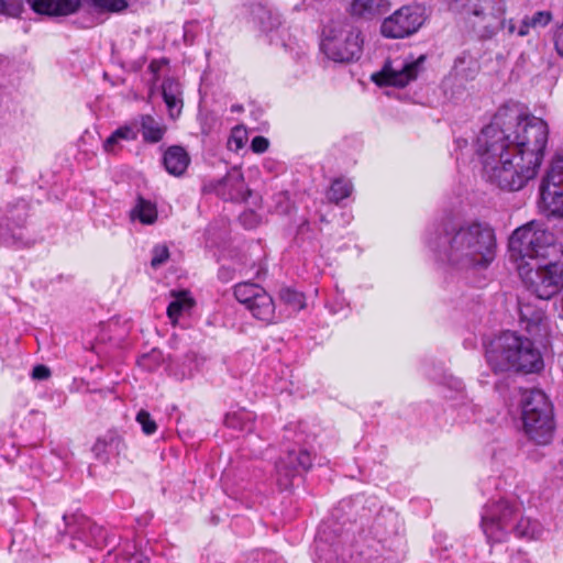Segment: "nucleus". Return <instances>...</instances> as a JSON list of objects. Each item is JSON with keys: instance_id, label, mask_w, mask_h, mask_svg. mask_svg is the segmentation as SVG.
I'll return each instance as SVG.
<instances>
[{"instance_id": "26", "label": "nucleus", "mask_w": 563, "mask_h": 563, "mask_svg": "<svg viewBox=\"0 0 563 563\" xmlns=\"http://www.w3.org/2000/svg\"><path fill=\"white\" fill-rule=\"evenodd\" d=\"M314 555L317 563H336L339 560V545L330 544L325 538L318 536L314 541Z\"/></svg>"}, {"instance_id": "9", "label": "nucleus", "mask_w": 563, "mask_h": 563, "mask_svg": "<svg viewBox=\"0 0 563 563\" xmlns=\"http://www.w3.org/2000/svg\"><path fill=\"white\" fill-rule=\"evenodd\" d=\"M426 21L424 7L418 3L405 4L383 20L380 33L386 38H406L416 34Z\"/></svg>"}, {"instance_id": "20", "label": "nucleus", "mask_w": 563, "mask_h": 563, "mask_svg": "<svg viewBox=\"0 0 563 563\" xmlns=\"http://www.w3.org/2000/svg\"><path fill=\"white\" fill-rule=\"evenodd\" d=\"M190 158L181 146H170L164 154L163 163L166 170L173 176H181L188 165Z\"/></svg>"}, {"instance_id": "10", "label": "nucleus", "mask_w": 563, "mask_h": 563, "mask_svg": "<svg viewBox=\"0 0 563 563\" xmlns=\"http://www.w3.org/2000/svg\"><path fill=\"white\" fill-rule=\"evenodd\" d=\"M101 12L119 13L129 5L128 0H89ZM31 8L40 14L69 15L77 12L82 0H27Z\"/></svg>"}, {"instance_id": "17", "label": "nucleus", "mask_w": 563, "mask_h": 563, "mask_svg": "<svg viewBox=\"0 0 563 563\" xmlns=\"http://www.w3.org/2000/svg\"><path fill=\"white\" fill-rule=\"evenodd\" d=\"M540 186H547L548 199L551 200L556 195V186H563V150L555 152L552 156Z\"/></svg>"}, {"instance_id": "32", "label": "nucleus", "mask_w": 563, "mask_h": 563, "mask_svg": "<svg viewBox=\"0 0 563 563\" xmlns=\"http://www.w3.org/2000/svg\"><path fill=\"white\" fill-rule=\"evenodd\" d=\"M279 298L283 302L290 306L294 310L298 311L305 307L303 295L291 288H282L279 291Z\"/></svg>"}, {"instance_id": "49", "label": "nucleus", "mask_w": 563, "mask_h": 563, "mask_svg": "<svg viewBox=\"0 0 563 563\" xmlns=\"http://www.w3.org/2000/svg\"><path fill=\"white\" fill-rule=\"evenodd\" d=\"M233 111H240L241 110V107H233L232 108Z\"/></svg>"}, {"instance_id": "42", "label": "nucleus", "mask_w": 563, "mask_h": 563, "mask_svg": "<svg viewBox=\"0 0 563 563\" xmlns=\"http://www.w3.org/2000/svg\"><path fill=\"white\" fill-rule=\"evenodd\" d=\"M268 145H269V142L266 137L264 136H255L253 140H252V143H251V148L254 153H264L266 152V150L268 148Z\"/></svg>"}, {"instance_id": "31", "label": "nucleus", "mask_w": 563, "mask_h": 563, "mask_svg": "<svg viewBox=\"0 0 563 563\" xmlns=\"http://www.w3.org/2000/svg\"><path fill=\"white\" fill-rule=\"evenodd\" d=\"M194 305L191 298L186 292L175 296V299L167 307V316L170 320L176 321L181 312L189 310Z\"/></svg>"}, {"instance_id": "19", "label": "nucleus", "mask_w": 563, "mask_h": 563, "mask_svg": "<svg viewBox=\"0 0 563 563\" xmlns=\"http://www.w3.org/2000/svg\"><path fill=\"white\" fill-rule=\"evenodd\" d=\"M162 95L168 109L169 117L176 119L183 108L181 89L177 80L167 78L162 85Z\"/></svg>"}, {"instance_id": "15", "label": "nucleus", "mask_w": 563, "mask_h": 563, "mask_svg": "<svg viewBox=\"0 0 563 563\" xmlns=\"http://www.w3.org/2000/svg\"><path fill=\"white\" fill-rule=\"evenodd\" d=\"M218 192L224 199L232 201L246 200L250 195L243 174L239 168H233L225 175L219 185Z\"/></svg>"}, {"instance_id": "48", "label": "nucleus", "mask_w": 563, "mask_h": 563, "mask_svg": "<svg viewBox=\"0 0 563 563\" xmlns=\"http://www.w3.org/2000/svg\"><path fill=\"white\" fill-rule=\"evenodd\" d=\"M531 25L527 19V16L521 21L519 27L517 29V34L519 36H526L529 34L530 30H531Z\"/></svg>"}, {"instance_id": "28", "label": "nucleus", "mask_w": 563, "mask_h": 563, "mask_svg": "<svg viewBox=\"0 0 563 563\" xmlns=\"http://www.w3.org/2000/svg\"><path fill=\"white\" fill-rule=\"evenodd\" d=\"M255 415L245 409H240L233 412H229L225 416L224 422L228 428L236 429L241 431H252Z\"/></svg>"}, {"instance_id": "41", "label": "nucleus", "mask_w": 563, "mask_h": 563, "mask_svg": "<svg viewBox=\"0 0 563 563\" xmlns=\"http://www.w3.org/2000/svg\"><path fill=\"white\" fill-rule=\"evenodd\" d=\"M357 563H389L377 555V550L367 548L357 554Z\"/></svg>"}, {"instance_id": "14", "label": "nucleus", "mask_w": 563, "mask_h": 563, "mask_svg": "<svg viewBox=\"0 0 563 563\" xmlns=\"http://www.w3.org/2000/svg\"><path fill=\"white\" fill-rule=\"evenodd\" d=\"M520 322L528 333L538 339H543L549 333V323L542 307L534 302L519 298Z\"/></svg>"}, {"instance_id": "27", "label": "nucleus", "mask_w": 563, "mask_h": 563, "mask_svg": "<svg viewBox=\"0 0 563 563\" xmlns=\"http://www.w3.org/2000/svg\"><path fill=\"white\" fill-rule=\"evenodd\" d=\"M64 521L67 527L70 528V533L78 539H82L86 543L90 544V541L86 537V529H89L91 533L101 532V528L92 526L88 519L82 516H64Z\"/></svg>"}, {"instance_id": "22", "label": "nucleus", "mask_w": 563, "mask_h": 563, "mask_svg": "<svg viewBox=\"0 0 563 563\" xmlns=\"http://www.w3.org/2000/svg\"><path fill=\"white\" fill-rule=\"evenodd\" d=\"M136 123L137 126L140 125L144 141L148 143L159 142L166 132V126L162 121L156 120L150 114L141 115Z\"/></svg>"}, {"instance_id": "25", "label": "nucleus", "mask_w": 563, "mask_h": 563, "mask_svg": "<svg viewBox=\"0 0 563 563\" xmlns=\"http://www.w3.org/2000/svg\"><path fill=\"white\" fill-rule=\"evenodd\" d=\"M121 446V439L114 434H109L96 441L92 452L98 460L107 462L111 455L120 452Z\"/></svg>"}, {"instance_id": "29", "label": "nucleus", "mask_w": 563, "mask_h": 563, "mask_svg": "<svg viewBox=\"0 0 563 563\" xmlns=\"http://www.w3.org/2000/svg\"><path fill=\"white\" fill-rule=\"evenodd\" d=\"M264 288L257 284L244 282L235 285L234 296L236 300L247 308L254 300L257 299L260 292Z\"/></svg>"}, {"instance_id": "23", "label": "nucleus", "mask_w": 563, "mask_h": 563, "mask_svg": "<svg viewBox=\"0 0 563 563\" xmlns=\"http://www.w3.org/2000/svg\"><path fill=\"white\" fill-rule=\"evenodd\" d=\"M137 123L122 125L103 142V150L107 153H114L121 141H134L137 139Z\"/></svg>"}, {"instance_id": "39", "label": "nucleus", "mask_w": 563, "mask_h": 563, "mask_svg": "<svg viewBox=\"0 0 563 563\" xmlns=\"http://www.w3.org/2000/svg\"><path fill=\"white\" fill-rule=\"evenodd\" d=\"M527 19L533 30L543 29L552 21V13L548 10L538 11Z\"/></svg>"}, {"instance_id": "24", "label": "nucleus", "mask_w": 563, "mask_h": 563, "mask_svg": "<svg viewBox=\"0 0 563 563\" xmlns=\"http://www.w3.org/2000/svg\"><path fill=\"white\" fill-rule=\"evenodd\" d=\"M132 221H140L142 224L151 225L157 220L156 205L142 197L136 199L135 206L130 211Z\"/></svg>"}, {"instance_id": "33", "label": "nucleus", "mask_w": 563, "mask_h": 563, "mask_svg": "<svg viewBox=\"0 0 563 563\" xmlns=\"http://www.w3.org/2000/svg\"><path fill=\"white\" fill-rule=\"evenodd\" d=\"M442 385L445 389H448V393L444 394L446 398L456 399L462 397L464 394V384L457 377L445 375L443 377Z\"/></svg>"}, {"instance_id": "44", "label": "nucleus", "mask_w": 563, "mask_h": 563, "mask_svg": "<svg viewBox=\"0 0 563 563\" xmlns=\"http://www.w3.org/2000/svg\"><path fill=\"white\" fill-rule=\"evenodd\" d=\"M517 29L512 19L506 20L505 15L500 19V30H505L508 35L517 33Z\"/></svg>"}, {"instance_id": "11", "label": "nucleus", "mask_w": 563, "mask_h": 563, "mask_svg": "<svg viewBox=\"0 0 563 563\" xmlns=\"http://www.w3.org/2000/svg\"><path fill=\"white\" fill-rule=\"evenodd\" d=\"M424 60L426 56L420 55L418 58L387 62L380 71L372 75V79L378 86L402 88L417 78Z\"/></svg>"}, {"instance_id": "16", "label": "nucleus", "mask_w": 563, "mask_h": 563, "mask_svg": "<svg viewBox=\"0 0 563 563\" xmlns=\"http://www.w3.org/2000/svg\"><path fill=\"white\" fill-rule=\"evenodd\" d=\"M254 318L267 324L276 323L278 314L276 313V306L271 295L263 289L260 296L246 308Z\"/></svg>"}, {"instance_id": "8", "label": "nucleus", "mask_w": 563, "mask_h": 563, "mask_svg": "<svg viewBox=\"0 0 563 563\" xmlns=\"http://www.w3.org/2000/svg\"><path fill=\"white\" fill-rule=\"evenodd\" d=\"M520 512L521 505L515 499L500 498L486 504L482 511L481 528L487 542H506Z\"/></svg>"}, {"instance_id": "47", "label": "nucleus", "mask_w": 563, "mask_h": 563, "mask_svg": "<svg viewBox=\"0 0 563 563\" xmlns=\"http://www.w3.org/2000/svg\"><path fill=\"white\" fill-rule=\"evenodd\" d=\"M128 563H148V558L142 552H134L128 558Z\"/></svg>"}, {"instance_id": "2", "label": "nucleus", "mask_w": 563, "mask_h": 563, "mask_svg": "<svg viewBox=\"0 0 563 563\" xmlns=\"http://www.w3.org/2000/svg\"><path fill=\"white\" fill-rule=\"evenodd\" d=\"M434 258L456 272L486 268L495 258L494 230L478 221L446 219L426 236Z\"/></svg>"}, {"instance_id": "40", "label": "nucleus", "mask_w": 563, "mask_h": 563, "mask_svg": "<svg viewBox=\"0 0 563 563\" xmlns=\"http://www.w3.org/2000/svg\"><path fill=\"white\" fill-rule=\"evenodd\" d=\"M152 254L153 256L151 260V266L153 268H158L159 266L165 264L169 257V251L165 245H156L153 249Z\"/></svg>"}, {"instance_id": "1", "label": "nucleus", "mask_w": 563, "mask_h": 563, "mask_svg": "<svg viewBox=\"0 0 563 563\" xmlns=\"http://www.w3.org/2000/svg\"><path fill=\"white\" fill-rule=\"evenodd\" d=\"M548 135L542 119L520 117L508 107L498 109L475 141L483 177L500 189L520 190L537 175Z\"/></svg>"}, {"instance_id": "38", "label": "nucleus", "mask_w": 563, "mask_h": 563, "mask_svg": "<svg viewBox=\"0 0 563 563\" xmlns=\"http://www.w3.org/2000/svg\"><path fill=\"white\" fill-rule=\"evenodd\" d=\"M136 421L141 424L142 431L151 435L157 430L156 422L152 419L151 415L146 410H140L136 415Z\"/></svg>"}, {"instance_id": "35", "label": "nucleus", "mask_w": 563, "mask_h": 563, "mask_svg": "<svg viewBox=\"0 0 563 563\" xmlns=\"http://www.w3.org/2000/svg\"><path fill=\"white\" fill-rule=\"evenodd\" d=\"M350 192V187L346 183L341 179H335L328 191V198L329 200L339 203L341 200L347 198Z\"/></svg>"}, {"instance_id": "45", "label": "nucleus", "mask_w": 563, "mask_h": 563, "mask_svg": "<svg viewBox=\"0 0 563 563\" xmlns=\"http://www.w3.org/2000/svg\"><path fill=\"white\" fill-rule=\"evenodd\" d=\"M509 563H532L528 558L527 553L522 551H517L511 555Z\"/></svg>"}, {"instance_id": "3", "label": "nucleus", "mask_w": 563, "mask_h": 563, "mask_svg": "<svg viewBox=\"0 0 563 563\" xmlns=\"http://www.w3.org/2000/svg\"><path fill=\"white\" fill-rule=\"evenodd\" d=\"M486 360L495 372L515 369L529 373L541 369L543 365L541 354L532 342L510 331L489 342Z\"/></svg>"}, {"instance_id": "18", "label": "nucleus", "mask_w": 563, "mask_h": 563, "mask_svg": "<svg viewBox=\"0 0 563 563\" xmlns=\"http://www.w3.org/2000/svg\"><path fill=\"white\" fill-rule=\"evenodd\" d=\"M390 10L388 0H354V21H372Z\"/></svg>"}, {"instance_id": "46", "label": "nucleus", "mask_w": 563, "mask_h": 563, "mask_svg": "<svg viewBox=\"0 0 563 563\" xmlns=\"http://www.w3.org/2000/svg\"><path fill=\"white\" fill-rule=\"evenodd\" d=\"M167 64V60L165 58H162V59H155V60H152L150 66H148V69L151 73H153L155 76L157 75V73Z\"/></svg>"}, {"instance_id": "7", "label": "nucleus", "mask_w": 563, "mask_h": 563, "mask_svg": "<svg viewBox=\"0 0 563 563\" xmlns=\"http://www.w3.org/2000/svg\"><path fill=\"white\" fill-rule=\"evenodd\" d=\"M452 4L482 38H492L500 31L507 10L505 0H452Z\"/></svg>"}, {"instance_id": "12", "label": "nucleus", "mask_w": 563, "mask_h": 563, "mask_svg": "<svg viewBox=\"0 0 563 563\" xmlns=\"http://www.w3.org/2000/svg\"><path fill=\"white\" fill-rule=\"evenodd\" d=\"M312 465V456L308 450L294 445L288 448L285 455L275 464L276 484L280 489H288L292 481L301 472L308 471Z\"/></svg>"}, {"instance_id": "36", "label": "nucleus", "mask_w": 563, "mask_h": 563, "mask_svg": "<svg viewBox=\"0 0 563 563\" xmlns=\"http://www.w3.org/2000/svg\"><path fill=\"white\" fill-rule=\"evenodd\" d=\"M23 0H0V14L16 18L23 11Z\"/></svg>"}, {"instance_id": "30", "label": "nucleus", "mask_w": 563, "mask_h": 563, "mask_svg": "<svg viewBox=\"0 0 563 563\" xmlns=\"http://www.w3.org/2000/svg\"><path fill=\"white\" fill-rule=\"evenodd\" d=\"M553 200L548 199L547 186H540V196L544 209L552 216L563 217V186H556Z\"/></svg>"}, {"instance_id": "37", "label": "nucleus", "mask_w": 563, "mask_h": 563, "mask_svg": "<svg viewBox=\"0 0 563 563\" xmlns=\"http://www.w3.org/2000/svg\"><path fill=\"white\" fill-rule=\"evenodd\" d=\"M247 141V133L244 128L236 126L232 130V133L228 140V147L231 151L238 152L241 150Z\"/></svg>"}, {"instance_id": "43", "label": "nucleus", "mask_w": 563, "mask_h": 563, "mask_svg": "<svg viewBox=\"0 0 563 563\" xmlns=\"http://www.w3.org/2000/svg\"><path fill=\"white\" fill-rule=\"evenodd\" d=\"M51 376V371L45 365H36L32 371V378L37 380L47 379Z\"/></svg>"}, {"instance_id": "5", "label": "nucleus", "mask_w": 563, "mask_h": 563, "mask_svg": "<svg viewBox=\"0 0 563 563\" xmlns=\"http://www.w3.org/2000/svg\"><path fill=\"white\" fill-rule=\"evenodd\" d=\"M521 418L523 430L531 441L540 445L551 442L554 432L553 407L542 390L522 393Z\"/></svg>"}, {"instance_id": "50", "label": "nucleus", "mask_w": 563, "mask_h": 563, "mask_svg": "<svg viewBox=\"0 0 563 563\" xmlns=\"http://www.w3.org/2000/svg\"><path fill=\"white\" fill-rule=\"evenodd\" d=\"M322 534H325V531H322V533H321V532H319V536H321V537L323 538V536H322Z\"/></svg>"}, {"instance_id": "21", "label": "nucleus", "mask_w": 563, "mask_h": 563, "mask_svg": "<svg viewBox=\"0 0 563 563\" xmlns=\"http://www.w3.org/2000/svg\"><path fill=\"white\" fill-rule=\"evenodd\" d=\"M543 531V526L538 520L530 517H523L522 511L511 529V532H514L517 538L529 541L540 539Z\"/></svg>"}, {"instance_id": "6", "label": "nucleus", "mask_w": 563, "mask_h": 563, "mask_svg": "<svg viewBox=\"0 0 563 563\" xmlns=\"http://www.w3.org/2000/svg\"><path fill=\"white\" fill-rule=\"evenodd\" d=\"M518 272L527 290L536 299L549 300L563 285V256L518 264Z\"/></svg>"}, {"instance_id": "4", "label": "nucleus", "mask_w": 563, "mask_h": 563, "mask_svg": "<svg viewBox=\"0 0 563 563\" xmlns=\"http://www.w3.org/2000/svg\"><path fill=\"white\" fill-rule=\"evenodd\" d=\"M510 256L518 264L563 257L554 235L543 224L531 221L514 231L509 239Z\"/></svg>"}, {"instance_id": "13", "label": "nucleus", "mask_w": 563, "mask_h": 563, "mask_svg": "<svg viewBox=\"0 0 563 563\" xmlns=\"http://www.w3.org/2000/svg\"><path fill=\"white\" fill-rule=\"evenodd\" d=\"M351 36L352 27L347 22L333 21L323 31L321 49L335 63H349L352 58Z\"/></svg>"}, {"instance_id": "34", "label": "nucleus", "mask_w": 563, "mask_h": 563, "mask_svg": "<svg viewBox=\"0 0 563 563\" xmlns=\"http://www.w3.org/2000/svg\"><path fill=\"white\" fill-rule=\"evenodd\" d=\"M256 15L265 31L273 30L282 23L280 14L266 8H258Z\"/></svg>"}]
</instances>
